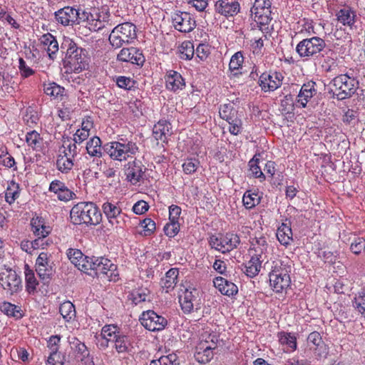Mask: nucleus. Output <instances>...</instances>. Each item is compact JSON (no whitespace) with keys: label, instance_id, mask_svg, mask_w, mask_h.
<instances>
[{"label":"nucleus","instance_id":"5fc2aeb1","mask_svg":"<svg viewBox=\"0 0 365 365\" xmlns=\"http://www.w3.org/2000/svg\"><path fill=\"white\" fill-rule=\"evenodd\" d=\"M271 2L269 0H255L254 4L250 9L251 14L255 11L263 12L265 9L271 10Z\"/></svg>","mask_w":365,"mask_h":365},{"label":"nucleus","instance_id":"de8ad7c7","mask_svg":"<svg viewBox=\"0 0 365 365\" xmlns=\"http://www.w3.org/2000/svg\"><path fill=\"white\" fill-rule=\"evenodd\" d=\"M281 111L282 114L287 115L293 113L294 109V99L292 95L285 96L281 101Z\"/></svg>","mask_w":365,"mask_h":365},{"label":"nucleus","instance_id":"bb28decb","mask_svg":"<svg viewBox=\"0 0 365 365\" xmlns=\"http://www.w3.org/2000/svg\"><path fill=\"white\" fill-rule=\"evenodd\" d=\"M213 284L215 287L224 295L230 297L235 295L238 292V288L236 284L222 277H215L213 279Z\"/></svg>","mask_w":365,"mask_h":365},{"label":"nucleus","instance_id":"7ed1b4c3","mask_svg":"<svg viewBox=\"0 0 365 365\" xmlns=\"http://www.w3.org/2000/svg\"><path fill=\"white\" fill-rule=\"evenodd\" d=\"M333 96L338 100H344L351 98L359 87V81L346 73L334 77L329 83Z\"/></svg>","mask_w":365,"mask_h":365},{"label":"nucleus","instance_id":"1a4fd4ad","mask_svg":"<svg viewBox=\"0 0 365 365\" xmlns=\"http://www.w3.org/2000/svg\"><path fill=\"white\" fill-rule=\"evenodd\" d=\"M101 334L115 344V349L118 353H125L128 351L130 346L129 337L124 334L120 329L114 324H106L101 329Z\"/></svg>","mask_w":365,"mask_h":365},{"label":"nucleus","instance_id":"e2e57ef3","mask_svg":"<svg viewBox=\"0 0 365 365\" xmlns=\"http://www.w3.org/2000/svg\"><path fill=\"white\" fill-rule=\"evenodd\" d=\"M160 364V365H179L178 356L175 354L161 356Z\"/></svg>","mask_w":365,"mask_h":365},{"label":"nucleus","instance_id":"8fccbe9b","mask_svg":"<svg viewBox=\"0 0 365 365\" xmlns=\"http://www.w3.org/2000/svg\"><path fill=\"white\" fill-rule=\"evenodd\" d=\"M258 164L259 159H255L254 158L251 159L249 162L250 170L255 178H259L260 182H262L265 180V175L262 172L261 168Z\"/></svg>","mask_w":365,"mask_h":365},{"label":"nucleus","instance_id":"6ab92c4d","mask_svg":"<svg viewBox=\"0 0 365 365\" xmlns=\"http://www.w3.org/2000/svg\"><path fill=\"white\" fill-rule=\"evenodd\" d=\"M48 191L55 194L58 200L62 202H68L76 199V194L69 189L66 184L59 180H54L51 182Z\"/></svg>","mask_w":365,"mask_h":365},{"label":"nucleus","instance_id":"ea45409f","mask_svg":"<svg viewBox=\"0 0 365 365\" xmlns=\"http://www.w3.org/2000/svg\"><path fill=\"white\" fill-rule=\"evenodd\" d=\"M73 167V158L66 155H58L56 160V168L63 174L68 173Z\"/></svg>","mask_w":365,"mask_h":365},{"label":"nucleus","instance_id":"7c9ffc66","mask_svg":"<svg viewBox=\"0 0 365 365\" xmlns=\"http://www.w3.org/2000/svg\"><path fill=\"white\" fill-rule=\"evenodd\" d=\"M179 270L177 268H171L166 273L164 277L160 280L161 287L169 292L173 290L178 283V277Z\"/></svg>","mask_w":365,"mask_h":365},{"label":"nucleus","instance_id":"a211bd4d","mask_svg":"<svg viewBox=\"0 0 365 365\" xmlns=\"http://www.w3.org/2000/svg\"><path fill=\"white\" fill-rule=\"evenodd\" d=\"M175 29L182 33L192 31L196 26L195 21L190 13H176L173 16Z\"/></svg>","mask_w":365,"mask_h":365},{"label":"nucleus","instance_id":"2eb2a0df","mask_svg":"<svg viewBox=\"0 0 365 365\" xmlns=\"http://www.w3.org/2000/svg\"><path fill=\"white\" fill-rule=\"evenodd\" d=\"M283 79L280 72H264L260 75L258 83L262 91H274L282 86Z\"/></svg>","mask_w":365,"mask_h":365},{"label":"nucleus","instance_id":"9b49d317","mask_svg":"<svg viewBox=\"0 0 365 365\" xmlns=\"http://www.w3.org/2000/svg\"><path fill=\"white\" fill-rule=\"evenodd\" d=\"M102 210L111 226L115 227H123L125 223V218H128V216L122 212L121 208L118 206L117 203L107 201L103 204Z\"/></svg>","mask_w":365,"mask_h":365},{"label":"nucleus","instance_id":"f03ea898","mask_svg":"<svg viewBox=\"0 0 365 365\" xmlns=\"http://www.w3.org/2000/svg\"><path fill=\"white\" fill-rule=\"evenodd\" d=\"M70 217L75 225H97L101 221L102 215L93 202H81L72 207Z\"/></svg>","mask_w":365,"mask_h":365},{"label":"nucleus","instance_id":"f3484780","mask_svg":"<svg viewBox=\"0 0 365 365\" xmlns=\"http://www.w3.org/2000/svg\"><path fill=\"white\" fill-rule=\"evenodd\" d=\"M240 9L238 0H217L215 4V11L227 19L237 15Z\"/></svg>","mask_w":365,"mask_h":365},{"label":"nucleus","instance_id":"603ef678","mask_svg":"<svg viewBox=\"0 0 365 365\" xmlns=\"http://www.w3.org/2000/svg\"><path fill=\"white\" fill-rule=\"evenodd\" d=\"M230 125L229 131L231 134L234 135H237L240 134L242 129V123L240 118H238L237 115L234 116V118H230V120H227Z\"/></svg>","mask_w":365,"mask_h":365},{"label":"nucleus","instance_id":"4d7b16f0","mask_svg":"<svg viewBox=\"0 0 365 365\" xmlns=\"http://www.w3.org/2000/svg\"><path fill=\"white\" fill-rule=\"evenodd\" d=\"M354 307L364 316H365V291L359 292L355 297Z\"/></svg>","mask_w":365,"mask_h":365},{"label":"nucleus","instance_id":"09e8293b","mask_svg":"<svg viewBox=\"0 0 365 365\" xmlns=\"http://www.w3.org/2000/svg\"><path fill=\"white\" fill-rule=\"evenodd\" d=\"M244 62L242 52L237 51L232 57L229 63V68L231 71H238L242 68Z\"/></svg>","mask_w":365,"mask_h":365},{"label":"nucleus","instance_id":"49530a36","mask_svg":"<svg viewBox=\"0 0 365 365\" xmlns=\"http://www.w3.org/2000/svg\"><path fill=\"white\" fill-rule=\"evenodd\" d=\"M200 166V161L196 158H187L183 163L182 167L183 173L186 175H192Z\"/></svg>","mask_w":365,"mask_h":365},{"label":"nucleus","instance_id":"aec40b11","mask_svg":"<svg viewBox=\"0 0 365 365\" xmlns=\"http://www.w3.org/2000/svg\"><path fill=\"white\" fill-rule=\"evenodd\" d=\"M78 10L77 24H83L91 31H98L102 27V23L99 20V15L97 12L92 13L89 10Z\"/></svg>","mask_w":365,"mask_h":365},{"label":"nucleus","instance_id":"bf43d9fd","mask_svg":"<svg viewBox=\"0 0 365 365\" xmlns=\"http://www.w3.org/2000/svg\"><path fill=\"white\" fill-rule=\"evenodd\" d=\"M180 230L179 222L170 221L164 227L165 234L169 237H175Z\"/></svg>","mask_w":365,"mask_h":365},{"label":"nucleus","instance_id":"4be33fe9","mask_svg":"<svg viewBox=\"0 0 365 365\" xmlns=\"http://www.w3.org/2000/svg\"><path fill=\"white\" fill-rule=\"evenodd\" d=\"M39 41L43 48L46 51L50 59L54 60L57 57L59 50L56 38L50 33L42 35Z\"/></svg>","mask_w":365,"mask_h":365},{"label":"nucleus","instance_id":"cd10ccee","mask_svg":"<svg viewBox=\"0 0 365 365\" xmlns=\"http://www.w3.org/2000/svg\"><path fill=\"white\" fill-rule=\"evenodd\" d=\"M337 20L344 26L352 29L356 22V11L351 8L346 6L341 9L336 14Z\"/></svg>","mask_w":365,"mask_h":365},{"label":"nucleus","instance_id":"a19ab883","mask_svg":"<svg viewBox=\"0 0 365 365\" xmlns=\"http://www.w3.org/2000/svg\"><path fill=\"white\" fill-rule=\"evenodd\" d=\"M42 141V138L36 130L28 132L26 135V142L33 150H40Z\"/></svg>","mask_w":365,"mask_h":365},{"label":"nucleus","instance_id":"338daca9","mask_svg":"<svg viewBox=\"0 0 365 365\" xmlns=\"http://www.w3.org/2000/svg\"><path fill=\"white\" fill-rule=\"evenodd\" d=\"M130 296V299L135 305L142 302L146 301L147 299V294L143 290H137L133 292Z\"/></svg>","mask_w":365,"mask_h":365},{"label":"nucleus","instance_id":"a18cd8bd","mask_svg":"<svg viewBox=\"0 0 365 365\" xmlns=\"http://www.w3.org/2000/svg\"><path fill=\"white\" fill-rule=\"evenodd\" d=\"M140 225L143 230L139 233L143 236H150L156 229L155 222L151 218H145L140 221Z\"/></svg>","mask_w":365,"mask_h":365},{"label":"nucleus","instance_id":"0eeeda50","mask_svg":"<svg viewBox=\"0 0 365 365\" xmlns=\"http://www.w3.org/2000/svg\"><path fill=\"white\" fill-rule=\"evenodd\" d=\"M326 47L325 41L318 36L304 38L296 46V52L304 61L318 58Z\"/></svg>","mask_w":365,"mask_h":365},{"label":"nucleus","instance_id":"f257e3e1","mask_svg":"<svg viewBox=\"0 0 365 365\" xmlns=\"http://www.w3.org/2000/svg\"><path fill=\"white\" fill-rule=\"evenodd\" d=\"M86 148L88 154L95 158L93 163L98 166L102 164L101 159L103 155L102 150L110 159L120 162L131 158L139 153V148L135 142L123 138L107 143L102 147L100 138L94 136L87 142Z\"/></svg>","mask_w":365,"mask_h":365},{"label":"nucleus","instance_id":"b1692460","mask_svg":"<svg viewBox=\"0 0 365 365\" xmlns=\"http://www.w3.org/2000/svg\"><path fill=\"white\" fill-rule=\"evenodd\" d=\"M197 291L195 289L192 290L186 289L182 295L179 297V302L181 308L185 313H190L197 302Z\"/></svg>","mask_w":365,"mask_h":365},{"label":"nucleus","instance_id":"4468645a","mask_svg":"<svg viewBox=\"0 0 365 365\" xmlns=\"http://www.w3.org/2000/svg\"><path fill=\"white\" fill-rule=\"evenodd\" d=\"M0 285L12 294L21 289V279L14 270L5 269L0 272Z\"/></svg>","mask_w":365,"mask_h":365},{"label":"nucleus","instance_id":"37998d69","mask_svg":"<svg viewBox=\"0 0 365 365\" xmlns=\"http://www.w3.org/2000/svg\"><path fill=\"white\" fill-rule=\"evenodd\" d=\"M180 58L183 60H190L192 58L195 49L193 43L189 41H184L179 47Z\"/></svg>","mask_w":365,"mask_h":365},{"label":"nucleus","instance_id":"e433bc0d","mask_svg":"<svg viewBox=\"0 0 365 365\" xmlns=\"http://www.w3.org/2000/svg\"><path fill=\"white\" fill-rule=\"evenodd\" d=\"M43 91L47 96L62 100L65 96V88L55 82H48L43 84Z\"/></svg>","mask_w":365,"mask_h":365},{"label":"nucleus","instance_id":"dca6fc26","mask_svg":"<svg viewBox=\"0 0 365 365\" xmlns=\"http://www.w3.org/2000/svg\"><path fill=\"white\" fill-rule=\"evenodd\" d=\"M117 60L142 66L145 58L140 49L136 47L123 48L117 55Z\"/></svg>","mask_w":365,"mask_h":365},{"label":"nucleus","instance_id":"f8f14e48","mask_svg":"<svg viewBox=\"0 0 365 365\" xmlns=\"http://www.w3.org/2000/svg\"><path fill=\"white\" fill-rule=\"evenodd\" d=\"M36 272L42 280H48L53 274L54 263L51 254L41 252L36 260Z\"/></svg>","mask_w":365,"mask_h":365},{"label":"nucleus","instance_id":"c85d7f7f","mask_svg":"<svg viewBox=\"0 0 365 365\" xmlns=\"http://www.w3.org/2000/svg\"><path fill=\"white\" fill-rule=\"evenodd\" d=\"M317 93V90L315 88V83L313 81H309L307 83H304L297 96L298 103H300L302 108H305L307 106L309 101Z\"/></svg>","mask_w":365,"mask_h":365},{"label":"nucleus","instance_id":"69168bd1","mask_svg":"<svg viewBox=\"0 0 365 365\" xmlns=\"http://www.w3.org/2000/svg\"><path fill=\"white\" fill-rule=\"evenodd\" d=\"M311 349L314 350L315 355L319 358H326L329 353L328 347L324 341L314 347H311Z\"/></svg>","mask_w":365,"mask_h":365},{"label":"nucleus","instance_id":"393cba45","mask_svg":"<svg viewBox=\"0 0 365 365\" xmlns=\"http://www.w3.org/2000/svg\"><path fill=\"white\" fill-rule=\"evenodd\" d=\"M171 134L170 123L166 120H160L153 126V135L157 140L166 143L168 141V136H170Z\"/></svg>","mask_w":365,"mask_h":365},{"label":"nucleus","instance_id":"20e7f679","mask_svg":"<svg viewBox=\"0 0 365 365\" xmlns=\"http://www.w3.org/2000/svg\"><path fill=\"white\" fill-rule=\"evenodd\" d=\"M61 48L62 50L66 48L64 64L68 66L75 72L79 73L88 66L87 51L78 47L71 39H65Z\"/></svg>","mask_w":365,"mask_h":365},{"label":"nucleus","instance_id":"39448f33","mask_svg":"<svg viewBox=\"0 0 365 365\" xmlns=\"http://www.w3.org/2000/svg\"><path fill=\"white\" fill-rule=\"evenodd\" d=\"M290 272L291 266L284 261L274 263L269 274L270 286L274 292L282 293L290 286Z\"/></svg>","mask_w":365,"mask_h":365},{"label":"nucleus","instance_id":"58836bf2","mask_svg":"<svg viewBox=\"0 0 365 365\" xmlns=\"http://www.w3.org/2000/svg\"><path fill=\"white\" fill-rule=\"evenodd\" d=\"M100 263L98 269V277L105 274L110 279V280L112 279L111 278L113 275L115 277L114 272L116 270V265L113 264L110 259L101 257Z\"/></svg>","mask_w":365,"mask_h":365},{"label":"nucleus","instance_id":"c756f323","mask_svg":"<svg viewBox=\"0 0 365 365\" xmlns=\"http://www.w3.org/2000/svg\"><path fill=\"white\" fill-rule=\"evenodd\" d=\"M279 344L286 352H293L297 349V337L294 334L280 331L277 334Z\"/></svg>","mask_w":365,"mask_h":365},{"label":"nucleus","instance_id":"5701e85b","mask_svg":"<svg viewBox=\"0 0 365 365\" xmlns=\"http://www.w3.org/2000/svg\"><path fill=\"white\" fill-rule=\"evenodd\" d=\"M166 88L172 91L182 90L185 86V82L181 74L175 71L170 70L165 76Z\"/></svg>","mask_w":365,"mask_h":365},{"label":"nucleus","instance_id":"423d86ee","mask_svg":"<svg viewBox=\"0 0 365 365\" xmlns=\"http://www.w3.org/2000/svg\"><path fill=\"white\" fill-rule=\"evenodd\" d=\"M137 38L136 26L130 22L118 24L109 35V42L115 48L129 44Z\"/></svg>","mask_w":365,"mask_h":365},{"label":"nucleus","instance_id":"c03bdc74","mask_svg":"<svg viewBox=\"0 0 365 365\" xmlns=\"http://www.w3.org/2000/svg\"><path fill=\"white\" fill-rule=\"evenodd\" d=\"M19 197V185L14 182H11L7 187L5 192V200L9 205L13 204L15 200Z\"/></svg>","mask_w":365,"mask_h":365},{"label":"nucleus","instance_id":"ddd939ff","mask_svg":"<svg viewBox=\"0 0 365 365\" xmlns=\"http://www.w3.org/2000/svg\"><path fill=\"white\" fill-rule=\"evenodd\" d=\"M140 322L146 329L152 331H161L164 329L168 324L165 317L158 315L153 310L143 312Z\"/></svg>","mask_w":365,"mask_h":365},{"label":"nucleus","instance_id":"680f3d73","mask_svg":"<svg viewBox=\"0 0 365 365\" xmlns=\"http://www.w3.org/2000/svg\"><path fill=\"white\" fill-rule=\"evenodd\" d=\"M19 68L20 70L21 75L24 78L29 77L34 73V70L26 65L25 61L22 58H19Z\"/></svg>","mask_w":365,"mask_h":365},{"label":"nucleus","instance_id":"13d9d810","mask_svg":"<svg viewBox=\"0 0 365 365\" xmlns=\"http://www.w3.org/2000/svg\"><path fill=\"white\" fill-rule=\"evenodd\" d=\"M66 255L76 267L80 264V261L84 255L80 250L72 248L67 250Z\"/></svg>","mask_w":365,"mask_h":365},{"label":"nucleus","instance_id":"2f4dec72","mask_svg":"<svg viewBox=\"0 0 365 365\" xmlns=\"http://www.w3.org/2000/svg\"><path fill=\"white\" fill-rule=\"evenodd\" d=\"M292 230L289 224L283 222L277 230V237L282 245L287 247L293 240Z\"/></svg>","mask_w":365,"mask_h":365},{"label":"nucleus","instance_id":"a878e982","mask_svg":"<svg viewBox=\"0 0 365 365\" xmlns=\"http://www.w3.org/2000/svg\"><path fill=\"white\" fill-rule=\"evenodd\" d=\"M271 10L265 9V11L259 12L255 11V14H251L253 16L255 21L257 24V26L259 31L263 33V36L267 38V34L269 33L268 24L272 21Z\"/></svg>","mask_w":365,"mask_h":365},{"label":"nucleus","instance_id":"9d476101","mask_svg":"<svg viewBox=\"0 0 365 365\" xmlns=\"http://www.w3.org/2000/svg\"><path fill=\"white\" fill-rule=\"evenodd\" d=\"M123 170L126 180L132 185H137L145 178V173L147 169L142 162L136 158L125 164Z\"/></svg>","mask_w":365,"mask_h":365},{"label":"nucleus","instance_id":"72a5a7b5","mask_svg":"<svg viewBox=\"0 0 365 365\" xmlns=\"http://www.w3.org/2000/svg\"><path fill=\"white\" fill-rule=\"evenodd\" d=\"M262 196L257 190H247L242 197V203L246 209H252L259 205Z\"/></svg>","mask_w":365,"mask_h":365},{"label":"nucleus","instance_id":"052dcab7","mask_svg":"<svg viewBox=\"0 0 365 365\" xmlns=\"http://www.w3.org/2000/svg\"><path fill=\"white\" fill-rule=\"evenodd\" d=\"M195 53H196L197 58H199L201 61H204L208 57L210 53V49L208 45L200 43L195 50Z\"/></svg>","mask_w":365,"mask_h":365},{"label":"nucleus","instance_id":"79ce46f5","mask_svg":"<svg viewBox=\"0 0 365 365\" xmlns=\"http://www.w3.org/2000/svg\"><path fill=\"white\" fill-rule=\"evenodd\" d=\"M59 312L66 322H70L76 316L75 307L69 301L64 302L60 305Z\"/></svg>","mask_w":365,"mask_h":365},{"label":"nucleus","instance_id":"864d4df0","mask_svg":"<svg viewBox=\"0 0 365 365\" xmlns=\"http://www.w3.org/2000/svg\"><path fill=\"white\" fill-rule=\"evenodd\" d=\"M219 113L221 118L225 120H230V118L237 115V111L229 104H225L221 106Z\"/></svg>","mask_w":365,"mask_h":365},{"label":"nucleus","instance_id":"473e14b6","mask_svg":"<svg viewBox=\"0 0 365 365\" xmlns=\"http://www.w3.org/2000/svg\"><path fill=\"white\" fill-rule=\"evenodd\" d=\"M206 344L199 343L196 346V351L195 353V359L201 364H205L213 358L214 353L212 351L210 346H205Z\"/></svg>","mask_w":365,"mask_h":365},{"label":"nucleus","instance_id":"774afa93","mask_svg":"<svg viewBox=\"0 0 365 365\" xmlns=\"http://www.w3.org/2000/svg\"><path fill=\"white\" fill-rule=\"evenodd\" d=\"M308 344L311 347H314L323 342L322 338L318 331H313L310 333L307 337Z\"/></svg>","mask_w":365,"mask_h":365},{"label":"nucleus","instance_id":"412c9836","mask_svg":"<svg viewBox=\"0 0 365 365\" xmlns=\"http://www.w3.org/2000/svg\"><path fill=\"white\" fill-rule=\"evenodd\" d=\"M78 10L71 6H65L54 13L56 21L63 26L77 24Z\"/></svg>","mask_w":365,"mask_h":365},{"label":"nucleus","instance_id":"0e129e2a","mask_svg":"<svg viewBox=\"0 0 365 365\" xmlns=\"http://www.w3.org/2000/svg\"><path fill=\"white\" fill-rule=\"evenodd\" d=\"M76 351L79 357H81V360L86 359L88 357L90 353L85 345L84 343L78 341L76 344Z\"/></svg>","mask_w":365,"mask_h":365},{"label":"nucleus","instance_id":"3c124183","mask_svg":"<svg viewBox=\"0 0 365 365\" xmlns=\"http://www.w3.org/2000/svg\"><path fill=\"white\" fill-rule=\"evenodd\" d=\"M115 83L120 88L130 90L132 88L135 87L136 81L130 77L120 76L115 78Z\"/></svg>","mask_w":365,"mask_h":365},{"label":"nucleus","instance_id":"6e6552de","mask_svg":"<svg viewBox=\"0 0 365 365\" xmlns=\"http://www.w3.org/2000/svg\"><path fill=\"white\" fill-rule=\"evenodd\" d=\"M208 243L212 249L227 254L236 249L240 244L239 235L234 232L218 233L212 235L208 239Z\"/></svg>","mask_w":365,"mask_h":365},{"label":"nucleus","instance_id":"4c0bfd02","mask_svg":"<svg viewBox=\"0 0 365 365\" xmlns=\"http://www.w3.org/2000/svg\"><path fill=\"white\" fill-rule=\"evenodd\" d=\"M262 262L257 257H251V259L245 264L243 269L245 274L251 278L257 276L260 271Z\"/></svg>","mask_w":365,"mask_h":365},{"label":"nucleus","instance_id":"f704fd0d","mask_svg":"<svg viewBox=\"0 0 365 365\" xmlns=\"http://www.w3.org/2000/svg\"><path fill=\"white\" fill-rule=\"evenodd\" d=\"M0 310L8 317L15 319H21L24 316L21 307L9 302H4L0 304Z\"/></svg>","mask_w":365,"mask_h":365},{"label":"nucleus","instance_id":"c9c22d12","mask_svg":"<svg viewBox=\"0 0 365 365\" xmlns=\"http://www.w3.org/2000/svg\"><path fill=\"white\" fill-rule=\"evenodd\" d=\"M24 273L26 291L30 294H34L36 291L38 282L35 277L34 271L29 268L28 264H26L24 267Z\"/></svg>","mask_w":365,"mask_h":365},{"label":"nucleus","instance_id":"6e6d98bb","mask_svg":"<svg viewBox=\"0 0 365 365\" xmlns=\"http://www.w3.org/2000/svg\"><path fill=\"white\" fill-rule=\"evenodd\" d=\"M350 250L355 255H359L362 250L365 252V240L363 237H354L351 243Z\"/></svg>","mask_w":365,"mask_h":365}]
</instances>
